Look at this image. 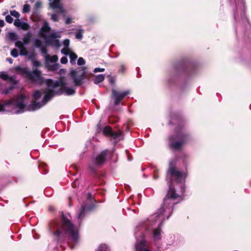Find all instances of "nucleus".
<instances>
[{
	"label": "nucleus",
	"instance_id": "obj_1",
	"mask_svg": "<svg viewBox=\"0 0 251 251\" xmlns=\"http://www.w3.org/2000/svg\"><path fill=\"white\" fill-rule=\"evenodd\" d=\"M172 162H171L166 176V179L168 181L169 186V190L167 195L164 200L163 205L159 208L157 213L150 217L151 220H152L155 218V221H158L160 222L159 226L155 229L153 231V236L154 241L159 240L161 239L162 232L160 226L162 221L168 219L171 216L172 214V207L175 204V202H172V201L173 199L179 197V195L175 193V190L171 187V176H175L177 179V180L179 181L186 176L185 173H182L176 170L175 168L172 166Z\"/></svg>",
	"mask_w": 251,
	"mask_h": 251
},
{
	"label": "nucleus",
	"instance_id": "obj_2",
	"mask_svg": "<svg viewBox=\"0 0 251 251\" xmlns=\"http://www.w3.org/2000/svg\"><path fill=\"white\" fill-rule=\"evenodd\" d=\"M46 83L48 87H50L52 89H50L46 92L41 102H35L32 103L30 107L31 110H36L46 104L55 95L54 91L53 89L58 87H60V89L55 93L57 95L65 93V95L69 96L73 95L75 92V88L66 87L67 83L65 77H60L58 80L56 81L49 79L46 80Z\"/></svg>",
	"mask_w": 251,
	"mask_h": 251
},
{
	"label": "nucleus",
	"instance_id": "obj_3",
	"mask_svg": "<svg viewBox=\"0 0 251 251\" xmlns=\"http://www.w3.org/2000/svg\"><path fill=\"white\" fill-rule=\"evenodd\" d=\"M50 229L56 236L57 241L64 239L65 236H68L70 240L76 243L79 239L78 230L75 227L71 222L63 215L61 224L56 222H52L49 225Z\"/></svg>",
	"mask_w": 251,
	"mask_h": 251
},
{
	"label": "nucleus",
	"instance_id": "obj_4",
	"mask_svg": "<svg viewBox=\"0 0 251 251\" xmlns=\"http://www.w3.org/2000/svg\"><path fill=\"white\" fill-rule=\"evenodd\" d=\"M25 99V96L21 95L18 97L17 102H15L13 100H10L2 104H0V112H10L18 114L24 112Z\"/></svg>",
	"mask_w": 251,
	"mask_h": 251
},
{
	"label": "nucleus",
	"instance_id": "obj_5",
	"mask_svg": "<svg viewBox=\"0 0 251 251\" xmlns=\"http://www.w3.org/2000/svg\"><path fill=\"white\" fill-rule=\"evenodd\" d=\"M50 30V27L49 26V23L45 22L42 27L40 29L42 36L45 38L47 42L49 44H52L55 42L57 46H59L58 40H55L56 38L61 37V34L58 32L53 31L50 34L47 35V33Z\"/></svg>",
	"mask_w": 251,
	"mask_h": 251
},
{
	"label": "nucleus",
	"instance_id": "obj_6",
	"mask_svg": "<svg viewBox=\"0 0 251 251\" xmlns=\"http://www.w3.org/2000/svg\"><path fill=\"white\" fill-rule=\"evenodd\" d=\"M70 75L76 86L81 85L85 79H88L85 67L78 68L76 70H72L70 72Z\"/></svg>",
	"mask_w": 251,
	"mask_h": 251
},
{
	"label": "nucleus",
	"instance_id": "obj_7",
	"mask_svg": "<svg viewBox=\"0 0 251 251\" xmlns=\"http://www.w3.org/2000/svg\"><path fill=\"white\" fill-rule=\"evenodd\" d=\"M186 140V136L182 133H177L170 138V146L174 150L179 149Z\"/></svg>",
	"mask_w": 251,
	"mask_h": 251
},
{
	"label": "nucleus",
	"instance_id": "obj_8",
	"mask_svg": "<svg viewBox=\"0 0 251 251\" xmlns=\"http://www.w3.org/2000/svg\"><path fill=\"white\" fill-rule=\"evenodd\" d=\"M112 93L113 98L114 99L115 105H118L119 104L120 101L129 93V91L127 90L122 93L118 92L115 89H112Z\"/></svg>",
	"mask_w": 251,
	"mask_h": 251
},
{
	"label": "nucleus",
	"instance_id": "obj_9",
	"mask_svg": "<svg viewBox=\"0 0 251 251\" xmlns=\"http://www.w3.org/2000/svg\"><path fill=\"white\" fill-rule=\"evenodd\" d=\"M107 153V150L101 151L99 155H97L95 158H93L92 163L95 166H98L103 164L105 160Z\"/></svg>",
	"mask_w": 251,
	"mask_h": 251
},
{
	"label": "nucleus",
	"instance_id": "obj_10",
	"mask_svg": "<svg viewBox=\"0 0 251 251\" xmlns=\"http://www.w3.org/2000/svg\"><path fill=\"white\" fill-rule=\"evenodd\" d=\"M27 78L32 81L41 82L42 81L41 72L38 70L29 71Z\"/></svg>",
	"mask_w": 251,
	"mask_h": 251
},
{
	"label": "nucleus",
	"instance_id": "obj_11",
	"mask_svg": "<svg viewBox=\"0 0 251 251\" xmlns=\"http://www.w3.org/2000/svg\"><path fill=\"white\" fill-rule=\"evenodd\" d=\"M50 2L49 5L52 9H58L60 13H65V10L61 4V0H49Z\"/></svg>",
	"mask_w": 251,
	"mask_h": 251
},
{
	"label": "nucleus",
	"instance_id": "obj_12",
	"mask_svg": "<svg viewBox=\"0 0 251 251\" xmlns=\"http://www.w3.org/2000/svg\"><path fill=\"white\" fill-rule=\"evenodd\" d=\"M103 133L104 135L109 136L114 139H117L121 134V132H115L113 131L111 127L108 126L104 127Z\"/></svg>",
	"mask_w": 251,
	"mask_h": 251
},
{
	"label": "nucleus",
	"instance_id": "obj_13",
	"mask_svg": "<svg viewBox=\"0 0 251 251\" xmlns=\"http://www.w3.org/2000/svg\"><path fill=\"white\" fill-rule=\"evenodd\" d=\"M146 241L144 237H142L140 241L137 239L136 244L135 245L136 251H150L149 250L145 248Z\"/></svg>",
	"mask_w": 251,
	"mask_h": 251
},
{
	"label": "nucleus",
	"instance_id": "obj_14",
	"mask_svg": "<svg viewBox=\"0 0 251 251\" xmlns=\"http://www.w3.org/2000/svg\"><path fill=\"white\" fill-rule=\"evenodd\" d=\"M14 25L16 26L20 27L25 30H27L29 28V25L27 23L23 22L19 19H16L15 20Z\"/></svg>",
	"mask_w": 251,
	"mask_h": 251
},
{
	"label": "nucleus",
	"instance_id": "obj_15",
	"mask_svg": "<svg viewBox=\"0 0 251 251\" xmlns=\"http://www.w3.org/2000/svg\"><path fill=\"white\" fill-rule=\"evenodd\" d=\"M15 70L17 74L24 75L27 78L29 72V70L27 68L18 66L16 67Z\"/></svg>",
	"mask_w": 251,
	"mask_h": 251
},
{
	"label": "nucleus",
	"instance_id": "obj_16",
	"mask_svg": "<svg viewBox=\"0 0 251 251\" xmlns=\"http://www.w3.org/2000/svg\"><path fill=\"white\" fill-rule=\"evenodd\" d=\"M90 209V207L87 208L85 204H82L77 215L78 220L81 221L84 217L86 212Z\"/></svg>",
	"mask_w": 251,
	"mask_h": 251
},
{
	"label": "nucleus",
	"instance_id": "obj_17",
	"mask_svg": "<svg viewBox=\"0 0 251 251\" xmlns=\"http://www.w3.org/2000/svg\"><path fill=\"white\" fill-rule=\"evenodd\" d=\"M68 55L70 57V63L72 65L75 64L76 60L77 58V55L73 51H71Z\"/></svg>",
	"mask_w": 251,
	"mask_h": 251
},
{
	"label": "nucleus",
	"instance_id": "obj_18",
	"mask_svg": "<svg viewBox=\"0 0 251 251\" xmlns=\"http://www.w3.org/2000/svg\"><path fill=\"white\" fill-rule=\"evenodd\" d=\"M105 76L103 75H96L94 80V82L96 84H98L100 82L103 81L104 79Z\"/></svg>",
	"mask_w": 251,
	"mask_h": 251
},
{
	"label": "nucleus",
	"instance_id": "obj_19",
	"mask_svg": "<svg viewBox=\"0 0 251 251\" xmlns=\"http://www.w3.org/2000/svg\"><path fill=\"white\" fill-rule=\"evenodd\" d=\"M48 70L51 71H55L57 70L59 68V65L58 63H54L53 64L47 65Z\"/></svg>",
	"mask_w": 251,
	"mask_h": 251
},
{
	"label": "nucleus",
	"instance_id": "obj_20",
	"mask_svg": "<svg viewBox=\"0 0 251 251\" xmlns=\"http://www.w3.org/2000/svg\"><path fill=\"white\" fill-rule=\"evenodd\" d=\"M30 40L31 35L29 33H27V34H26L23 39V42H24L25 45H28L29 43Z\"/></svg>",
	"mask_w": 251,
	"mask_h": 251
},
{
	"label": "nucleus",
	"instance_id": "obj_21",
	"mask_svg": "<svg viewBox=\"0 0 251 251\" xmlns=\"http://www.w3.org/2000/svg\"><path fill=\"white\" fill-rule=\"evenodd\" d=\"M46 59L49 60L50 62L55 63L58 60V56L56 55H53L50 56H46Z\"/></svg>",
	"mask_w": 251,
	"mask_h": 251
},
{
	"label": "nucleus",
	"instance_id": "obj_22",
	"mask_svg": "<svg viewBox=\"0 0 251 251\" xmlns=\"http://www.w3.org/2000/svg\"><path fill=\"white\" fill-rule=\"evenodd\" d=\"M8 37L12 41H16L18 38V35L15 32H9L8 33Z\"/></svg>",
	"mask_w": 251,
	"mask_h": 251
},
{
	"label": "nucleus",
	"instance_id": "obj_23",
	"mask_svg": "<svg viewBox=\"0 0 251 251\" xmlns=\"http://www.w3.org/2000/svg\"><path fill=\"white\" fill-rule=\"evenodd\" d=\"M97 251H110V250L106 245L101 244L98 247Z\"/></svg>",
	"mask_w": 251,
	"mask_h": 251
},
{
	"label": "nucleus",
	"instance_id": "obj_24",
	"mask_svg": "<svg viewBox=\"0 0 251 251\" xmlns=\"http://www.w3.org/2000/svg\"><path fill=\"white\" fill-rule=\"evenodd\" d=\"M25 45L24 44V42L21 41H17L15 44V47L18 48L19 50L22 48H24V46Z\"/></svg>",
	"mask_w": 251,
	"mask_h": 251
},
{
	"label": "nucleus",
	"instance_id": "obj_25",
	"mask_svg": "<svg viewBox=\"0 0 251 251\" xmlns=\"http://www.w3.org/2000/svg\"><path fill=\"white\" fill-rule=\"evenodd\" d=\"M30 6L28 4H25L24 5L22 12L23 13H26L29 12Z\"/></svg>",
	"mask_w": 251,
	"mask_h": 251
},
{
	"label": "nucleus",
	"instance_id": "obj_26",
	"mask_svg": "<svg viewBox=\"0 0 251 251\" xmlns=\"http://www.w3.org/2000/svg\"><path fill=\"white\" fill-rule=\"evenodd\" d=\"M61 53L65 55H68L71 51L69 50V48L64 47L61 50Z\"/></svg>",
	"mask_w": 251,
	"mask_h": 251
},
{
	"label": "nucleus",
	"instance_id": "obj_27",
	"mask_svg": "<svg viewBox=\"0 0 251 251\" xmlns=\"http://www.w3.org/2000/svg\"><path fill=\"white\" fill-rule=\"evenodd\" d=\"M20 50V53L19 54L21 56H26L28 54V51L26 50L25 48H22L19 50Z\"/></svg>",
	"mask_w": 251,
	"mask_h": 251
},
{
	"label": "nucleus",
	"instance_id": "obj_28",
	"mask_svg": "<svg viewBox=\"0 0 251 251\" xmlns=\"http://www.w3.org/2000/svg\"><path fill=\"white\" fill-rule=\"evenodd\" d=\"M0 77L4 80H7L10 78L8 75L5 72H1L0 73Z\"/></svg>",
	"mask_w": 251,
	"mask_h": 251
},
{
	"label": "nucleus",
	"instance_id": "obj_29",
	"mask_svg": "<svg viewBox=\"0 0 251 251\" xmlns=\"http://www.w3.org/2000/svg\"><path fill=\"white\" fill-rule=\"evenodd\" d=\"M10 54L14 58H16L19 55L18 50L16 49H13L11 50Z\"/></svg>",
	"mask_w": 251,
	"mask_h": 251
},
{
	"label": "nucleus",
	"instance_id": "obj_30",
	"mask_svg": "<svg viewBox=\"0 0 251 251\" xmlns=\"http://www.w3.org/2000/svg\"><path fill=\"white\" fill-rule=\"evenodd\" d=\"M10 13L11 16L16 18L17 19H19L20 17V15L19 13L15 10L10 11Z\"/></svg>",
	"mask_w": 251,
	"mask_h": 251
},
{
	"label": "nucleus",
	"instance_id": "obj_31",
	"mask_svg": "<svg viewBox=\"0 0 251 251\" xmlns=\"http://www.w3.org/2000/svg\"><path fill=\"white\" fill-rule=\"evenodd\" d=\"M41 93L39 91H36L34 92L33 97L35 100H38L41 96Z\"/></svg>",
	"mask_w": 251,
	"mask_h": 251
},
{
	"label": "nucleus",
	"instance_id": "obj_32",
	"mask_svg": "<svg viewBox=\"0 0 251 251\" xmlns=\"http://www.w3.org/2000/svg\"><path fill=\"white\" fill-rule=\"evenodd\" d=\"M77 63L78 65L81 66L85 64V61L82 57H79L77 60Z\"/></svg>",
	"mask_w": 251,
	"mask_h": 251
},
{
	"label": "nucleus",
	"instance_id": "obj_33",
	"mask_svg": "<svg viewBox=\"0 0 251 251\" xmlns=\"http://www.w3.org/2000/svg\"><path fill=\"white\" fill-rule=\"evenodd\" d=\"M34 45L36 47H41V41L38 39H36L34 40Z\"/></svg>",
	"mask_w": 251,
	"mask_h": 251
},
{
	"label": "nucleus",
	"instance_id": "obj_34",
	"mask_svg": "<svg viewBox=\"0 0 251 251\" xmlns=\"http://www.w3.org/2000/svg\"><path fill=\"white\" fill-rule=\"evenodd\" d=\"M5 20L6 22L8 23H12L13 21V19L12 18V17L10 15H7L5 17Z\"/></svg>",
	"mask_w": 251,
	"mask_h": 251
},
{
	"label": "nucleus",
	"instance_id": "obj_35",
	"mask_svg": "<svg viewBox=\"0 0 251 251\" xmlns=\"http://www.w3.org/2000/svg\"><path fill=\"white\" fill-rule=\"evenodd\" d=\"M51 19L54 22H57L59 20L58 15L57 14H52L51 16Z\"/></svg>",
	"mask_w": 251,
	"mask_h": 251
},
{
	"label": "nucleus",
	"instance_id": "obj_36",
	"mask_svg": "<svg viewBox=\"0 0 251 251\" xmlns=\"http://www.w3.org/2000/svg\"><path fill=\"white\" fill-rule=\"evenodd\" d=\"M64 47L69 48L70 40L69 39H65L63 41Z\"/></svg>",
	"mask_w": 251,
	"mask_h": 251
},
{
	"label": "nucleus",
	"instance_id": "obj_37",
	"mask_svg": "<svg viewBox=\"0 0 251 251\" xmlns=\"http://www.w3.org/2000/svg\"><path fill=\"white\" fill-rule=\"evenodd\" d=\"M32 64L35 67H39L41 65L40 62L36 60L32 62Z\"/></svg>",
	"mask_w": 251,
	"mask_h": 251
},
{
	"label": "nucleus",
	"instance_id": "obj_38",
	"mask_svg": "<svg viewBox=\"0 0 251 251\" xmlns=\"http://www.w3.org/2000/svg\"><path fill=\"white\" fill-rule=\"evenodd\" d=\"M60 62L62 64H65L68 62V59L66 57H62L60 59Z\"/></svg>",
	"mask_w": 251,
	"mask_h": 251
},
{
	"label": "nucleus",
	"instance_id": "obj_39",
	"mask_svg": "<svg viewBox=\"0 0 251 251\" xmlns=\"http://www.w3.org/2000/svg\"><path fill=\"white\" fill-rule=\"evenodd\" d=\"M104 70L105 69L104 68H96L94 70V72L95 73L98 72H103Z\"/></svg>",
	"mask_w": 251,
	"mask_h": 251
},
{
	"label": "nucleus",
	"instance_id": "obj_40",
	"mask_svg": "<svg viewBox=\"0 0 251 251\" xmlns=\"http://www.w3.org/2000/svg\"><path fill=\"white\" fill-rule=\"evenodd\" d=\"M75 38L77 39H81L82 38V35L81 32H78L75 33Z\"/></svg>",
	"mask_w": 251,
	"mask_h": 251
},
{
	"label": "nucleus",
	"instance_id": "obj_41",
	"mask_svg": "<svg viewBox=\"0 0 251 251\" xmlns=\"http://www.w3.org/2000/svg\"><path fill=\"white\" fill-rule=\"evenodd\" d=\"M29 59L31 60L32 62L35 60V54L34 53H31L29 55Z\"/></svg>",
	"mask_w": 251,
	"mask_h": 251
},
{
	"label": "nucleus",
	"instance_id": "obj_42",
	"mask_svg": "<svg viewBox=\"0 0 251 251\" xmlns=\"http://www.w3.org/2000/svg\"><path fill=\"white\" fill-rule=\"evenodd\" d=\"M72 22V19L71 18H69V17H68L66 18V21H65V23L66 24H70Z\"/></svg>",
	"mask_w": 251,
	"mask_h": 251
},
{
	"label": "nucleus",
	"instance_id": "obj_43",
	"mask_svg": "<svg viewBox=\"0 0 251 251\" xmlns=\"http://www.w3.org/2000/svg\"><path fill=\"white\" fill-rule=\"evenodd\" d=\"M41 5V2L40 1H37L35 3V7L36 8H39V7H40Z\"/></svg>",
	"mask_w": 251,
	"mask_h": 251
},
{
	"label": "nucleus",
	"instance_id": "obj_44",
	"mask_svg": "<svg viewBox=\"0 0 251 251\" xmlns=\"http://www.w3.org/2000/svg\"><path fill=\"white\" fill-rule=\"evenodd\" d=\"M41 51L43 53L46 54L47 53V50L46 48H43L41 50Z\"/></svg>",
	"mask_w": 251,
	"mask_h": 251
},
{
	"label": "nucleus",
	"instance_id": "obj_45",
	"mask_svg": "<svg viewBox=\"0 0 251 251\" xmlns=\"http://www.w3.org/2000/svg\"><path fill=\"white\" fill-rule=\"evenodd\" d=\"M66 69H60L59 70V73L60 74H62L64 73L65 72H66Z\"/></svg>",
	"mask_w": 251,
	"mask_h": 251
},
{
	"label": "nucleus",
	"instance_id": "obj_46",
	"mask_svg": "<svg viewBox=\"0 0 251 251\" xmlns=\"http://www.w3.org/2000/svg\"><path fill=\"white\" fill-rule=\"evenodd\" d=\"M4 23L3 20H0V26L3 27L4 26Z\"/></svg>",
	"mask_w": 251,
	"mask_h": 251
},
{
	"label": "nucleus",
	"instance_id": "obj_47",
	"mask_svg": "<svg viewBox=\"0 0 251 251\" xmlns=\"http://www.w3.org/2000/svg\"><path fill=\"white\" fill-rule=\"evenodd\" d=\"M235 0V2H238V3L239 4V3L241 4H243V0Z\"/></svg>",
	"mask_w": 251,
	"mask_h": 251
},
{
	"label": "nucleus",
	"instance_id": "obj_48",
	"mask_svg": "<svg viewBox=\"0 0 251 251\" xmlns=\"http://www.w3.org/2000/svg\"><path fill=\"white\" fill-rule=\"evenodd\" d=\"M6 60L8 61L10 64L13 63V59L11 58H7Z\"/></svg>",
	"mask_w": 251,
	"mask_h": 251
},
{
	"label": "nucleus",
	"instance_id": "obj_49",
	"mask_svg": "<svg viewBox=\"0 0 251 251\" xmlns=\"http://www.w3.org/2000/svg\"><path fill=\"white\" fill-rule=\"evenodd\" d=\"M158 177V175H156V174H154L153 175V178H154V179H157Z\"/></svg>",
	"mask_w": 251,
	"mask_h": 251
},
{
	"label": "nucleus",
	"instance_id": "obj_50",
	"mask_svg": "<svg viewBox=\"0 0 251 251\" xmlns=\"http://www.w3.org/2000/svg\"><path fill=\"white\" fill-rule=\"evenodd\" d=\"M49 210H50V211L51 210H53V208L52 207L50 206V208H49Z\"/></svg>",
	"mask_w": 251,
	"mask_h": 251
},
{
	"label": "nucleus",
	"instance_id": "obj_51",
	"mask_svg": "<svg viewBox=\"0 0 251 251\" xmlns=\"http://www.w3.org/2000/svg\"><path fill=\"white\" fill-rule=\"evenodd\" d=\"M89 167L91 168V169L92 170H94L93 167H91V165H89Z\"/></svg>",
	"mask_w": 251,
	"mask_h": 251
},
{
	"label": "nucleus",
	"instance_id": "obj_52",
	"mask_svg": "<svg viewBox=\"0 0 251 251\" xmlns=\"http://www.w3.org/2000/svg\"><path fill=\"white\" fill-rule=\"evenodd\" d=\"M7 93H8V91L7 90H5L4 91V93L5 94H7Z\"/></svg>",
	"mask_w": 251,
	"mask_h": 251
},
{
	"label": "nucleus",
	"instance_id": "obj_53",
	"mask_svg": "<svg viewBox=\"0 0 251 251\" xmlns=\"http://www.w3.org/2000/svg\"><path fill=\"white\" fill-rule=\"evenodd\" d=\"M110 82H111V83H113V82H114V81H113V80H111Z\"/></svg>",
	"mask_w": 251,
	"mask_h": 251
},
{
	"label": "nucleus",
	"instance_id": "obj_54",
	"mask_svg": "<svg viewBox=\"0 0 251 251\" xmlns=\"http://www.w3.org/2000/svg\"><path fill=\"white\" fill-rule=\"evenodd\" d=\"M234 18L236 19V15L235 14H234Z\"/></svg>",
	"mask_w": 251,
	"mask_h": 251
},
{
	"label": "nucleus",
	"instance_id": "obj_55",
	"mask_svg": "<svg viewBox=\"0 0 251 251\" xmlns=\"http://www.w3.org/2000/svg\"><path fill=\"white\" fill-rule=\"evenodd\" d=\"M6 14V12H4V13H3V15H5Z\"/></svg>",
	"mask_w": 251,
	"mask_h": 251
},
{
	"label": "nucleus",
	"instance_id": "obj_56",
	"mask_svg": "<svg viewBox=\"0 0 251 251\" xmlns=\"http://www.w3.org/2000/svg\"><path fill=\"white\" fill-rule=\"evenodd\" d=\"M182 189H183V191H184V188H183Z\"/></svg>",
	"mask_w": 251,
	"mask_h": 251
}]
</instances>
